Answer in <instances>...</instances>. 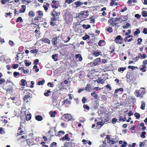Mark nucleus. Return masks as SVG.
<instances>
[{
  "label": "nucleus",
  "instance_id": "25",
  "mask_svg": "<svg viewBox=\"0 0 147 147\" xmlns=\"http://www.w3.org/2000/svg\"><path fill=\"white\" fill-rule=\"evenodd\" d=\"M35 119L36 120L40 121L43 119L42 117L40 115H37L35 117Z\"/></svg>",
  "mask_w": 147,
  "mask_h": 147
},
{
  "label": "nucleus",
  "instance_id": "26",
  "mask_svg": "<svg viewBox=\"0 0 147 147\" xmlns=\"http://www.w3.org/2000/svg\"><path fill=\"white\" fill-rule=\"evenodd\" d=\"M92 54L95 57H97L100 55V52L98 51H93Z\"/></svg>",
  "mask_w": 147,
  "mask_h": 147
},
{
  "label": "nucleus",
  "instance_id": "2",
  "mask_svg": "<svg viewBox=\"0 0 147 147\" xmlns=\"http://www.w3.org/2000/svg\"><path fill=\"white\" fill-rule=\"evenodd\" d=\"M146 92V90L144 88H140V89L139 90H138L135 91V95L137 97L142 98L143 97V95Z\"/></svg>",
  "mask_w": 147,
  "mask_h": 147
},
{
  "label": "nucleus",
  "instance_id": "5",
  "mask_svg": "<svg viewBox=\"0 0 147 147\" xmlns=\"http://www.w3.org/2000/svg\"><path fill=\"white\" fill-rule=\"evenodd\" d=\"M127 81L128 82H131L133 80L134 77L132 74L130 72L127 73L126 76Z\"/></svg>",
  "mask_w": 147,
  "mask_h": 147
},
{
  "label": "nucleus",
  "instance_id": "18",
  "mask_svg": "<svg viewBox=\"0 0 147 147\" xmlns=\"http://www.w3.org/2000/svg\"><path fill=\"white\" fill-rule=\"evenodd\" d=\"M22 8L21 9H20L19 11L20 12L19 13H24L26 11V7L25 5H22L21 6Z\"/></svg>",
  "mask_w": 147,
  "mask_h": 147
},
{
  "label": "nucleus",
  "instance_id": "7",
  "mask_svg": "<svg viewBox=\"0 0 147 147\" xmlns=\"http://www.w3.org/2000/svg\"><path fill=\"white\" fill-rule=\"evenodd\" d=\"M123 40V38L119 35L116 37L115 40L116 43L121 44L122 43Z\"/></svg>",
  "mask_w": 147,
  "mask_h": 147
},
{
  "label": "nucleus",
  "instance_id": "52",
  "mask_svg": "<svg viewBox=\"0 0 147 147\" xmlns=\"http://www.w3.org/2000/svg\"><path fill=\"white\" fill-rule=\"evenodd\" d=\"M83 107L88 110L90 109V107L87 105L84 104L83 106Z\"/></svg>",
  "mask_w": 147,
  "mask_h": 147
},
{
  "label": "nucleus",
  "instance_id": "54",
  "mask_svg": "<svg viewBox=\"0 0 147 147\" xmlns=\"http://www.w3.org/2000/svg\"><path fill=\"white\" fill-rule=\"evenodd\" d=\"M51 6L52 8H54L55 9H56L58 7V5L56 4H53L52 5L51 4Z\"/></svg>",
  "mask_w": 147,
  "mask_h": 147
},
{
  "label": "nucleus",
  "instance_id": "45",
  "mask_svg": "<svg viewBox=\"0 0 147 147\" xmlns=\"http://www.w3.org/2000/svg\"><path fill=\"white\" fill-rule=\"evenodd\" d=\"M99 106V104L98 103H94L93 104V108L94 109H97L98 107Z\"/></svg>",
  "mask_w": 147,
  "mask_h": 147
},
{
  "label": "nucleus",
  "instance_id": "1",
  "mask_svg": "<svg viewBox=\"0 0 147 147\" xmlns=\"http://www.w3.org/2000/svg\"><path fill=\"white\" fill-rule=\"evenodd\" d=\"M51 15L52 16L51 18V21L50 22V25L52 26H57L56 23L55 22L57 20L58 18V13L54 10L51 13Z\"/></svg>",
  "mask_w": 147,
  "mask_h": 147
},
{
  "label": "nucleus",
  "instance_id": "60",
  "mask_svg": "<svg viewBox=\"0 0 147 147\" xmlns=\"http://www.w3.org/2000/svg\"><path fill=\"white\" fill-rule=\"evenodd\" d=\"M57 144V143L56 142H53L51 144L49 147H53L54 146H56Z\"/></svg>",
  "mask_w": 147,
  "mask_h": 147
},
{
  "label": "nucleus",
  "instance_id": "13",
  "mask_svg": "<svg viewBox=\"0 0 147 147\" xmlns=\"http://www.w3.org/2000/svg\"><path fill=\"white\" fill-rule=\"evenodd\" d=\"M127 16H121L120 18H118L119 19V20H120V23H122L124 22L125 21H126L127 20Z\"/></svg>",
  "mask_w": 147,
  "mask_h": 147
},
{
  "label": "nucleus",
  "instance_id": "22",
  "mask_svg": "<svg viewBox=\"0 0 147 147\" xmlns=\"http://www.w3.org/2000/svg\"><path fill=\"white\" fill-rule=\"evenodd\" d=\"M28 16L30 18H32L35 15V12L32 11H30L28 13Z\"/></svg>",
  "mask_w": 147,
  "mask_h": 147
},
{
  "label": "nucleus",
  "instance_id": "32",
  "mask_svg": "<svg viewBox=\"0 0 147 147\" xmlns=\"http://www.w3.org/2000/svg\"><path fill=\"white\" fill-rule=\"evenodd\" d=\"M145 103L144 101L141 102V105L140 106V108L143 110H144L145 109Z\"/></svg>",
  "mask_w": 147,
  "mask_h": 147
},
{
  "label": "nucleus",
  "instance_id": "51",
  "mask_svg": "<svg viewBox=\"0 0 147 147\" xmlns=\"http://www.w3.org/2000/svg\"><path fill=\"white\" fill-rule=\"evenodd\" d=\"M9 1V0H1V3L2 4H5Z\"/></svg>",
  "mask_w": 147,
  "mask_h": 147
},
{
  "label": "nucleus",
  "instance_id": "36",
  "mask_svg": "<svg viewBox=\"0 0 147 147\" xmlns=\"http://www.w3.org/2000/svg\"><path fill=\"white\" fill-rule=\"evenodd\" d=\"M45 82V80H42L41 81H39L38 82V85H42L44 84Z\"/></svg>",
  "mask_w": 147,
  "mask_h": 147
},
{
  "label": "nucleus",
  "instance_id": "50",
  "mask_svg": "<svg viewBox=\"0 0 147 147\" xmlns=\"http://www.w3.org/2000/svg\"><path fill=\"white\" fill-rule=\"evenodd\" d=\"M134 115L137 119H138L140 117V114L138 113H135Z\"/></svg>",
  "mask_w": 147,
  "mask_h": 147
},
{
  "label": "nucleus",
  "instance_id": "62",
  "mask_svg": "<svg viewBox=\"0 0 147 147\" xmlns=\"http://www.w3.org/2000/svg\"><path fill=\"white\" fill-rule=\"evenodd\" d=\"M138 43L137 44L138 45H140L141 44V42H142V40L141 38H139L138 39Z\"/></svg>",
  "mask_w": 147,
  "mask_h": 147
},
{
  "label": "nucleus",
  "instance_id": "39",
  "mask_svg": "<svg viewBox=\"0 0 147 147\" xmlns=\"http://www.w3.org/2000/svg\"><path fill=\"white\" fill-rule=\"evenodd\" d=\"M13 76L15 78H18V76H19L20 75V73L19 72L16 71H14L13 73Z\"/></svg>",
  "mask_w": 147,
  "mask_h": 147
},
{
  "label": "nucleus",
  "instance_id": "37",
  "mask_svg": "<svg viewBox=\"0 0 147 147\" xmlns=\"http://www.w3.org/2000/svg\"><path fill=\"white\" fill-rule=\"evenodd\" d=\"M142 15L144 17L147 16V11H143L142 13Z\"/></svg>",
  "mask_w": 147,
  "mask_h": 147
},
{
  "label": "nucleus",
  "instance_id": "24",
  "mask_svg": "<svg viewBox=\"0 0 147 147\" xmlns=\"http://www.w3.org/2000/svg\"><path fill=\"white\" fill-rule=\"evenodd\" d=\"M50 6V4L47 3H46V4L45 5H43V7L45 9V10L47 11L48 9V8Z\"/></svg>",
  "mask_w": 147,
  "mask_h": 147
},
{
  "label": "nucleus",
  "instance_id": "20",
  "mask_svg": "<svg viewBox=\"0 0 147 147\" xmlns=\"http://www.w3.org/2000/svg\"><path fill=\"white\" fill-rule=\"evenodd\" d=\"M36 13H38V16L39 18H42L43 15L42 11L39 10L37 11Z\"/></svg>",
  "mask_w": 147,
  "mask_h": 147
},
{
  "label": "nucleus",
  "instance_id": "34",
  "mask_svg": "<svg viewBox=\"0 0 147 147\" xmlns=\"http://www.w3.org/2000/svg\"><path fill=\"white\" fill-rule=\"evenodd\" d=\"M20 22L22 23L23 22V20L22 18L20 17H18L16 19V23L18 22Z\"/></svg>",
  "mask_w": 147,
  "mask_h": 147
},
{
  "label": "nucleus",
  "instance_id": "35",
  "mask_svg": "<svg viewBox=\"0 0 147 147\" xmlns=\"http://www.w3.org/2000/svg\"><path fill=\"white\" fill-rule=\"evenodd\" d=\"M126 69L125 67H121L118 68V71L119 72H121L123 71Z\"/></svg>",
  "mask_w": 147,
  "mask_h": 147
},
{
  "label": "nucleus",
  "instance_id": "46",
  "mask_svg": "<svg viewBox=\"0 0 147 147\" xmlns=\"http://www.w3.org/2000/svg\"><path fill=\"white\" fill-rule=\"evenodd\" d=\"M90 38V37L88 35L86 34L84 37H83L82 39L84 40H86L87 39H89Z\"/></svg>",
  "mask_w": 147,
  "mask_h": 147
},
{
  "label": "nucleus",
  "instance_id": "40",
  "mask_svg": "<svg viewBox=\"0 0 147 147\" xmlns=\"http://www.w3.org/2000/svg\"><path fill=\"white\" fill-rule=\"evenodd\" d=\"M51 92L50 90H48L47 92H45L44 93V95L46 96H49V93Z\"/></svg>",
  "mask_w": 147,
  "mask_h": 147
},
{
  "label": "nucleus",
  "instance_id": "31",
  "mask_svg": "<svg viewBox=\"0 0 147 147\" xmlns=\"http://www.w3.org/2000/svg\"><path fill=\"white\" fill-rule=\"evenodd\" d=\"M58 55L57 54L53 55L52 56V59H53L55 61H57L58 60Z\"/></svg>",
  "mask_w": 147,
  "mask_h": 147
},
{
  "label": "nucleus",
  "instance_id": "16",
  "mask_svg": "<svg viewBox=\"0 0 147 147\" xmlns=\"http://www.w3.org/2000/svg\"><path fill=\"white\" fill-rule=\"evenodd\" d=\"M92 88L91 85L90 84H88L85 87V90L87 92H90Z\"/></svg>",
  "mask_w": 147,
  "mask_h": 147
},
{
  "label": "nucleus",
  "instance_id": "38",
  "mask_svg": "<svg viewBox=\"0 0 147 147\" xmlns=\"http://www.w3.org/2000/svg\"><path fill=\"white\" fill-rule=\"evenodd\" d=\"M24 61L26 66H29L31 64V62H28L27 60H25Z\"/></svg>",
  "mask_w": 147,
  "mask_h": 147
},
{
  "label": "nucleus",
  "instance_id": "33",
  "mask_svg": "<svg viewBox=\"0 0 147 147\" xmlns=\"http://www.w3.org/2000/svg\"><path fill=\"white\" fill-rule=\"evenodd\" d=\"M82 26L84 28L86 29H88V28H90L91 27L90 25L89 24L86 25L85 24H83L82 25Z\"/></svg>",
  "mask_w": 147,
  "mask_h": 147
},
{
  "label": "nucleus",
  "instance_id": "47",
  "mask_svg": "<svg viewBox=\"0 0 147 147\" xmlns=\"http://www.w3.org/2000/svg\"><path fill=\"white\" fill-rule=\"evenodd\" d=\"M99 147H107V144L106 143V140H105L103 141V144L102 145L100 146Z\"/></svg>",
  "mask_w": 147,
  "mask_h": 147
},
{
  "label": "nucleus",
  "instance_id": "11",
  "mask_svg": "<svg viewBox=\"0 0 147 147\" xmlns=\"http://www.w3.org/2000/svg\"><path fill=\"white\" fill-rule=\"evenodd\" d=\"M52 98L53 103H56L57 102L58 97L56 94H55L54 92L52 94Z\"/></svg>",
  "mask_w": 147,
  "mask_h": 147
},
{
  "label": "nucleus",
  "instance_id": "3",
  "mask_svg": "<svg viewBox=\"0 0 147 147\" xmlns=\"http://www.w3.org/2000/svg\"><path fill=\"white\" fill-rule=\"evenodd\" d=\"M89 15L88 11V10L82 11L79 13L78 16L76 15V17L77 18H80L82 21H83L86 19H82V18H83V16H84V18H86Z\"/></svg>",
  "mask_w": 147,
  "mask_h": 147
},
{
  "label": "nucleus",
  "instance_id": "59",
  "mask_svg": "<svg viewBox=\"0 0 147 147\" xmlns=\"http://www.w3.org/2000/svg\"><path fill=\"white\" fill-rule=\"evenodd\" d=\"M73 1H73L72 0H65V3H67L68 4H70Z\"/></svg>",
  "mask_w": 147,
  "mask_h": 147
},
{
  "label": "nucleus",
  "instance_id": "61",
  "mask_svg": "<svg viewBox=\"0 0 147 147\" xmlns=\"http://www.w3.org/2000/svg\"><path fill=\"white\" fill-rule=\"evenodd\" d=\"M38 62L39 60L38 59H36L34 61L33 64L35 65H37L38 64Z\"/></svg>",
  "mask_w": 147,
  "mask_h": 147
},
{
  "label": "nucleus",
  "instance_id": "63",
  "mask_svg": "<svg viewBox=\"0 0 147 147\" xmlns=\"http://www.w3.org/2000/svg\"><path fill=\"white\" fill-rule=\"evenodd\" d=\"M105 87H106L107 88H109L110 90H112V88L111 86V85L110 84H107L106 86H105Z\"/></svg>",
  "mask_w": 147,
  "mask_h": 147
},
{
  "label": "nucleus",
  "instance_id": "48",
  "mask_svg": "<svg viewBox=\"0 0 147 147\" xmlns=\"http://www.w3.org/2000/svg\"><path fill=\"white\" fill-rule=\"evenodd\" d=\"M105 42V41L103 40H100L98 42V45L100 46H102V43H104Z\"/></svg>",
  "mask_w": 147,
  "mask_h": 147
},
{
  "label": "nucleus",
  "instance_id": "14",
  "mask_svg": "<svg viewBox=\"0 0 147 147\" xmlns=\"http://www.w3.org/2000/svg\"><path fill=\"white\" fill-rule=\"evenodd\" d=\"M101 59L100 58H97L94 59L93 61L94 64V66L98 65L99 64V63L100 62Z\"/></svg>",
  "mask_w": 147,
  "mask_h": 147
},
{
  "label": "nucleus",
  "instance_id": "30",
  "mask_svg": "<svg viewBox=\"0 0 147 147\" xmlns=\"http://www.w3.org/2000/svg\"><path fill=\"white\" fill-rule=\"evenodd\" d=\"M26 115V120L27 121H30L31 119V114L30 113H29L27 115Z\"/></svg>",
  "mask_w": 147,
  "mask_h": 147
},
{
  "label": "nucleus",
  "instance_id": "43",
  "mask_svg": "<svg viewBox=\"0 0 147 147\" xmlns=\"http://www.w3.org/2000/svg\"><path fill=\"white\" fill-rule=\"evenodd\" d=\"M106 30L109 33L112 32L113 31V28L110 27H109Z\"/></svg>",
  "mask_w": 147,
  "mask_h": 147
},
{
  "label": "nucleus",
  "instance_id": "41",
  "mask_svg": "<svg viewBox=\"0 0 147 147\" xmlns=\"http://www.w3.org/2000/svg\"><path fill=\"white\" fill-rule=\"evenodd\" d=\"M140 32V30L139 29H137L136 31L134 32V36H136L138 34H139Z\"/></svg>",
  "mask_w": 147,
  "mask_h": 147
},
{
  "label": "nucleus",
  "instance_id": "64",
  "mask_svg": "<svg viewBox=\"0 0 147 147\" xmlns=\"http://www.w3.org/2000/svg\"><path fill=\"white\" fill-rule=\"evenodd\" d=\"M117 121V119L114 118L112 119V122L113 124H115Z\"/></svg>",
  "mask_w": 147,
  "mask_h": 147
},
{
  "label": "nucleus",
  "instance_id": "56",
  "mask_svg": "<svg viewBox=\"0 0 147 147\" xmlns=\"http://www.w3.org/2000/svg\"><path fill=\"white\" fill-rule=\"evenodd\" d=\"M22 2L23 3H25V2H26L28 4L30 3L31 1L29 0H22Z\"/></svg>",
  "mask_w": 147,
  "mask_h": 147
},
{
  "label": "nucleus",
  "instance_id": "19",
  "mask_svg": "<svg viewBox=\"0 0 147 147\" xmlns=\"http://www.w3.org/2000/svg\"><path fill=\"white\" fill-rule=\"evenodd\" d=\"M104 80H103L101 79V78L100 77H99L98 78L97 80H95V82H97L98 84H103L104 83Z\"/></svg>",
  "mask_w": 147,
  "mask_h": 147
},
{
  "label": "nucleus",
  "instance_id": "44",
  "mask_svg": "<svg viewBox=\"0 0 147 147\" xmlns=\"http://www.w3.org/2000/svg\"><path fill=\"white\" fill-rule=\"evenodd\" d=\"M129 99L131 101V102H130V103L132 102L133 104L136 101V99L134 98H133V97L131 96V98H129Z\"/></svg>",
  "mask_w": 147,
  "mask_h": 147
},
{
  "label": "nucleus",
  "instance_id": "17",
  "mask_svg": "<svg viewBox=\"0 0 147 147\" xmlns=\"http://www.w3.org/2000/svg\"><path fill=\"white\" fill-rule=\"evenodd\" d=\"M21 83L20 84L21 86H24L27 84V82L26 80L24 79H22L20 81Z\"/></svg>",
  "mask_w": 147,
  "mask_h": 147
},
{
  "label": "nucleus",
  "instance_id": "55",
  "mask_svg": "<svg viewBox=\"0 0 147 147\" xmlns=\"http://www.w3.org/2000/svg\"><path fill=\"white\" fill-rule=\"evenodd\" d=\"M5 82V80L3 78H0V84H2Z\"/></svg>",
  "mask_w": 147,
  "mask_h": 147
},
{
  "label": "nucleus",
  "instance_id": "15",
  "mask_svg": "<svg viewBox=\"0 0 147 147\" xmlns=\"http://www.w3.org/2000/svg\"><path fill=\"white\" fill-rule=\"evenodd\" d=\"M66 140L67 141H69L70 138L69 137V135L68 134H66L65 135V136L63 137H61L60 138V140Z\"/></svg>",
  "mask_w": 147,
  "mask_h": 147
},
{
  "label": "nucleus",
  "instance_id": "27",
  "mask_svg": "<svg viewBox=\"0 0 147 147\" xmlns=\"http://www.w3.org/2000/svg\"><path fill=\"white\" fill-rule=\"evenodd\" d=\"M7 88L6 91L8 92H9L11 91H12L13 89V87L10 85H7Z\"/></svg>",
  "mask_w": 147,
  "mask_h": 147
},
{
  "label": "nucleus",
  "instance_id": "23",
  "mask_svg": "<svg viewBox=\"0 0 147 147\" xmlns=\"http://www.w3.org/2000/svg\"><path fill=\"white\" fill-rule=\"evenodd\" d=\"M91 95L92 96L96 99H98L99 97L98 95L96 94L95 91H94V92H92L91 93Z\"/></svg>",
  "mask_w": 147,
  "mask_h": 147
},
{
  "label": "nucleus",
  "instance_id": "57",
  "mask_svg": "<svg viewBox=\"0 0 147 147\" xmlns=\"http://www.w3.org/2000/svg\"><path fill=\"white\" fill-rule=\"evenodd\" d=\"M19 65L17 64H14L12 65V67L14 69H16L18 67Z\"/></svg>",
  "mask_w": 147,
  "mask_h": 147
},
{
  "label": "nucleus",
  "instance_id": "58",
  "mask_svg": "<svg viewBox=\"0 0 147 147\" xmlns=\"http://www.w3.org/2000/svg\"><path fill=\"white\" fill-rule=\"evenodd\" d=\"M146 132L145 131H143L141 135V137L142 138H145L146 136H145V135L146 134Z\"/></svg>",
  "mask_w": 147,
  "mask_h": 147
},
{
  "label": "nucleus",
  "instance_id": "42",
  "mask_svg": "<svg viewBox=\"0 0 147 147\" xmlns=\"http://www.w3.org/2000/svg\"><path fill=\"white\" fill-rule=\"evenodd\" d=\"M130 26V24L129 23H127L125 25L123 26V29H125L129 27Z\"/></svg>",
  "mask_w": 147,
  "mask_h": 147
},
{
  "label": "nucleus",
  "instance_id": "4",
  "mask_svg": "<svg viewBox=\"0 0 147 147\" xmlns=\"http://www.w3.org/2000/svg\"><path fill=\"white\" fill-rule=\"evenodd\" d=\"M117 20H119V19H118V18H112L109 20L108 22L109 23L110 25L114 27L115 26H117V23L116 22Z\"/></svg>",
  "mask_w": 147,
  "mask_h": 147
},
{
  "label": "nucleus",
  "instance_id": "12",
  "mask_svg": "<svg viewBox=\"0 0 147 147\" xmlns=\"http://www.w3.org/2000/svg\"><path fill=\"white\" fill-rule=\"evenodd\" d=\"M40 41L42 42H44L45 43L50 44L51 43L50 40L48 38L43 37L40 39Z\"/></svg>",
  "mask_w": 147,
  "mask_h": 147
},
{
  "label": "nucleus",
  "instance_id": "8",
  "mask_svg": "<svg viewBox=\"0 0 147 147\" xmlns=\"http://www.w3.org/2000/svg\"><path fill=\"white\" fill-rule=\"evenodd\" d=\"M59 37V36H56L53 38L51 40L52 43L53 47H57V44L58 43L57 39Z\"/></svg>",
  "mask_w": 147,
  "mask_h": 147
},
{
  "label": "nucleus",
  "instance_id": "9",
  "mask_svg": "<svg viewBox=\"0 0 147 147\" xmlns=\"http://www.w3.org/2000/svg\"><path fill=\"white\" fill-rule=\"evenodd\" d=\"M63 18L66 24H68L71 21L70 20V17L68 13H66L63 16Z\"/></svg>",
  "mask_w": 147,
  "mask_h": 147
},
{
  "label": "nucleus",
  "instance_id": "28",
  "mask_svg": "<svg viewBox=\"0 0 147 147\" xmlns=\"http://www.w3.org/2000/svg\"><path fill=\"white\" fill-rule=\"evenodd\" d=\"M49 114L51 117H55V115L57 114V112L55 111H51L49 112Z\"/></svg>",
  "mask_w": 147,
  "mask_h": 147
},
{
  "label": "nucleus",
  "instance_id": "6",
  "mask_svg": "<svg viewBox=\"0 0 147 147\" xmlns=\"http://www.w3.org/2000/svg\"><path fill=\"white\" fill-rule=\"evenodd\" d=\"M30 93L29 92H27L26 93V94L25 95L23 98L24 102L26 103H28L29 102V101L28 100V99L30 100L31 98V97L30 96Z\"/></svg>",
  "mask_w": 147,
  "mask_h": 147
},
{
  "label": "nucleus",
  "instance_id": "49",
  "mask_svg": "<svg viewBox=\"0 0 147 147\" xmlns=\"http://www.w3.org/2000/svg\"><path fill=\"white\" fill-rule=\"evenodd\" d=\"M38 52V50L37 49H34L33 50H31L30 51V52L31 53L34 54L35 53H37Z\"/></svg>",
  "mask_w": 147,
  "mask_h": 147
},
{
  "label": "nucleus",
  "instance_id": "10",
  "mask_svg": "<svg viewBox=\"0 0 147 147\" xmlns=\"http://www.w3.org/2000/svg\"><path fill=\"white\" fill-rule=\"evenodd\" d=\"M62 117L64 118V119L65 120V121L67 120H68L69 119L71 118V115L69 113L65 114L62 115Z\"/></svg>",
  "mask_w": 147,
  "mask_h": 147
},
{
  "label": "nucleus",
  "instance_id": "53",
  "mask_svg": "<svg viewBox=\"0 0 147 147\" xmlns=\"http://www.w3.org/2000/svg\"><path fill=\"white\" fill-rule=\"evenodd\" d=\"M108 143H109L110 144H113L115 143V142L114 141V140L113 139H110V140L107 141Z\"/></svg>",
  "mask_w": 147,
  "mask_h": 147
},
{
  "label": "nucleus",
  "instance_id": "29",
  "mask_svg": "<svg viewBox=\"0 0 147 147\" xmlns=\"http://www.w3.org/2000/svg\"><path fill=\"white\" fill-rule=\"evenodd\" d=\"M146 67L145 65H142V67H141L140 69V70L142 71L143 72H145L146 71Z\"/></svg>",
  "mask_w": 147,
  "mask_h": 147
},
{
  "label": "nucleus",
  "instance_id": "21",
  "mask_svg": "<svg viewBox=\"0 0 147 147\" xmlns=\"http://www.w3.org/2000/svg\"><path fill=\"white\" fill-rule=\"evenodd\" d=\"M76 5V7H80L81 5L83 4V3L81 2L80 1H77L74 3Z\"/></svg>",
  "mask_w": 147,
  "mask_h": 147
}]
</instances>
